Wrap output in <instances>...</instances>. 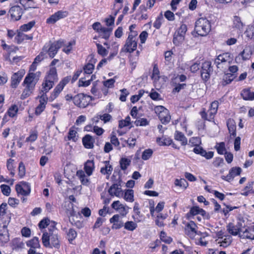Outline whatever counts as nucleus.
Segmentation results:
<instances>
[{"label":"nucleus","instance_id":"1","mask_svg":"<svg viewBox=\"0 0 254 254\" xmlns=\"http://www.w3.org/2000/svg\"><path fill=\"white\" fill-rule=\"evenodd\" d=\"M42 241L43 245L46 247L59 246V240L57 230L55 227L48 228V231L43 232Z\"/></svg>","mask_w":254,"mask_h":254},{"label":"nucleus","instance_id":"2","mask_svg":"<svg viewBox=\"0 0 254 254\" xmlns=\"http://www.w3.org/2000/svg\"><path fill=\"white\" fill-rule=\"evenodd\" d=\"M195 30L199 35L201 36L207 35L211 30L209 21L203 17L199 18L195 22Z\"/></svg>","mask_w":254,"mask_h":254},{"label":"nucleus","instance_id":"3","mask_svg":"<svg viewBox=\"0 0 254 254\" xmlns=\"http://www.w3.org/2000/svg\"><path fill=\"white\" fill-rule=\"evenodd\" d=\"M137 35L136 32H131V33L129 34L126 43L122 49V52L131 53L136 49Z\"/></svg>","mask_w":254,"mask_h":254},{"label":"nucleus","instance_id":"4","mask_svg":"<svg viewBox=\"0 0 254 254\" xmlns=\"http://www.w3.org/2000/svg\"><path fill=\"white\" fill-rule=\"evenodd\" d=\"M63 44V41L58 40L53 43L46 44L42 49H45L46 55L48 54L51 58H53Z\"/></svg>","mask_w":254,"mask_h":254},{"label":"nucleus","instance_id":"5","mask_svg":"<svg viewBox=\"0 0 254 254\" xmlns=\"http://www.w3.org/2000/svg\"><path fill=\"white\" fill-rule=\"evenodd\" d=\"M41 75L40 71L34 72H29L25 77L22 83L23 86H26L32 89H34L35 85L39 79Z\"/></svg>","mask_w":254,"mask_h":254},{"label":"nucleus","instance_id":"6","mask_svg":"<svg viewBox=\"0 0 254 254\" xmlns=\"http://www.w3.org/2000/svg\"><path fill=\"white\" fill-rule=\"evenodd\" d=\"M187 31V26L185 24H182L176 31L173 40V43L176 46H180L184 42Z\"/></svg>","mask_w":254,"mask_h":254},{"label":"nucleus","instance_id":"7","mask_svg":"<svg viewBox=\"0 0 254 254\" xmlns=\"http://www.w3.org/2000/svg\"><path fill=\"white\" fill-rule=\"evenodd\" d=\"M218 105L219 103L217 101L212 102L207 113L205 112V109H203V110L200 112L202 118L209 121L213 120L214 116L217 112Z\"/></svg>","mask_w":254,"mask_h":254},{"label":"nucleus","instance_id":"8","mask_svg":"<svg viewBox=\"0 0 254 254\" xmlns=\"http://www.w3.org/2000/svg\"><path fill=\"white\" fill-rule=\"evenodd\" d=\"M154 111L163 124L169 123L171 120L169 111L163 106H157L154 108Z\"/></svg>","mask_w":254,"mask_h":254},{"label":"nucleus","instance_id":"9","mask_svg":"<svg viewBox=\"0 0 254 254\" xmlns=\"http://www.w3.org/2000/svg\"><path fill=\"white\" fill-rule=\"evenodd\" d=\"M91 97L84 94H78L73 98L75 105L80 108L86 107L91 101Z\"/></svg>","mask_w":254,"mask_h":254},{"label":"nucleus","instance_id":"10","mask_svg":"<svg viewBox=\"0 0 254 254\" xmlns=\"http://www.w3.org/2000/svg\"><path fill=\"white\" fill-rule=\"evenodd\" d=\"M213 70L211 62L205 61L202 63L200 74L201 77L204 82H206L209 79Z\"/></svg>","mask_w":254,"mask_h":254},{"label":"nucleus","instance_id":"11","mask_svg":"<svg viewBox=\"0 0 254 254\" xmlns=\"http://www.w3.org/2000/svg\"><path fill=\"white\" fill-rule=\"evenodd\" d=\"M15 190L18 195L23 196L28 195L31 192V188L29 184L25 182H21L16 185Z\"/></svg>","mask_w":254,"mask_h":254},{"label":"nucleus","instance_id":"12","mask_svg":"<svg viewBox=\"0 0 254 254\" xmlns=\"http://www.w3.org/2000/svg\"><path fill=\"white\" fill-rule=\"evenodd\" d=\"M243 223L242 222L239 221L236 224L233 223H229L226 226L227 231L228 233L233 236H237L240 234L241 232H242Z\"/></svg>","mask_w":254,"mask_h":254},{"label":"nucleus","instance_id":"13","mask_svg":"<svg viewBox=\"0 0 254 254\" xmlns=\"http://www.w3.org/2000/svg\"><path fill=\"white\" fill-rule=\"evenodd\" d=\"M25 74V71L23 69H21L17 72L14 73L11 77V87L13 88H16Z\"/></svg>","mask_w":254,"mask_h":254},{"label":"nucleus","instance_id":"14","mask_svg":"<svg viewBox=\"0 0 254 254\" xmlns=\"http://www.w3.org/2000/svg\"><path fill=\"white\" fill-rule=\"evenodd\" d=\"M197 226L192 221H190L186 226L185 233L190 238H193L196 235H199L200 231H197Z\"/></svg>","mask_w":254,"mask_h":254},{"label":"nucleus","instance_id":"15","mask_svg":"<svg viewBox=\"0 0 254 254\" xmlns=\"http://www.w3.org/2000/svg\"><path fill=\"white\" fill-rule=\"evenodd\" d=\"M112 207L118 211L122 216H125L127 214L129 209V207L122 204L119 200L114 201Z\"/></svg>","mask_w":254,"mask_h":254},{"label":"nucleus","instance_id":"16","mask_svg":"<svg viewBox=\"0 0 254 254\" xmlns=\"http://www.w3.org/2000/svg\"><path fill=\"white\" fill-rule=\"evenodd\" d=\"M9 219L8 218L7 222H5L2 225H0V241L2 243H6L9 240L7 226L9 222Z\"/></svg>","mask_w":254,"mask_h":254},{"label":"nucleus","instance_id":"17","mask_svg":"<svg viewBox=\"0 0 254 254\" xmlns=\"http://www.w3.org/2000/svg\"><path fill=\"white\" fill-rule=\"evenodd\" d=\"M9 13L11 18L14 21H17L21 18L23 12L20 6L15 5L10 8Z\"/></svg>","mask_w":254,"mask_h":254},{"label":"nucleus","instance_id":"18","mask_svg":"<svg viewBox=\"0 0 254 254\" xmlns=\"http://www.w3.org/2000/svg\"><path fill=\"white\" fill-rule=\"evenodd\" d=\"M242 172V169L240 167H233L229 171V174L227 176H222L221 178L222 180L230 182L234 178L237 176L240 175Z\"/></svg>","mask_w":254,"mask_h":254},{"label":"nucleus","instance_id":"19","mask_svg":"<svg viewBox=\"0 0 254 254\" xmlns=\"http://www.w3.org/2000/svg\"><path fill=\"white\" fill-rule=\"evenodd\" d=\"M110 222L112 224V229H119L124 226V222L119 214H115L111 217L110 219Z\"/></svg>","mask_w":254,"mask_h":254},{"label":"nucleus","instance_id":"20","mask_svg":"<svg viewBox=\"0 0 254 254\" xmlns=\"http://www.w3.org/2000/svg\"><path fill=\"white\" fill-rule=\"evenodd\" d=\"M45 79L47 81L49 80L50 82H52L53 84H55L58 80V77L57 72V69L55 67H51L49 71L47 72L46 76L45 77Z\"/></svg>","mask_w":254,"mask_h":254},{"label":"nucleus","instance_id":"21","mask_svg":"<svg viewBox=\"0 0 254 254\" xmlns=\"http://www.w3.org/2000/svg\"><path fill=\"white\" fill-rule=\"evenodd\" d=\"M76 176L79 179L82 185L86 186L89 185L90 183L89 176H88L86 174H85L84 171L82 170H78L76 172Z\"/></svg>","mask_w":254,"mask_h":254},{"label":"nucleus","instance_id":"22","mask_svg":"<svg viewBox=\"0 0 254 254\" xmlns=\"http://www.w3.org/2000/svg\"><path fill=\"white\" fill-rule=\"evenodd\" d=\"M18 111V108L16 105H12L7 110L5 116L3 118V122H7V115L10 118H14L16 116Z\"/></svg>","mask_w":254,"mask_h":254},{"label":"nucleus","instance_id":"23","mask_svg":"<svg viewBox=\"0 0 254 254\" xmlns=\"http://www.w3.org/2000/svg\"><path fill=\"white\" fill-rule=\"evenodd\" d=\"M94 169L95 164L93 160H88L84 163V170L88 176L92 175Z\"/></svg>","mask_w":254,"mask_h":254},{"label":"nucleus","instance_id":"24","mask_svg":"<svg viewBox=\"0 0 254 254\" xmlns=\"http://www.w3.org/2000/svg\"><path fill=\"white\" fill-rule=\"evenodd\" d=\"M94 139L89 134L84 136L82 138V143L86 148L90 149L94 147Z\"/></svg>","mask_w":254,"mask_h":254},{"label":"nucleus","instance_id":"25","mask_svg":"<svg viewBox=\"0 0 254 254\" xmlns=\"http://www.w3.org/2000/svg\"><path fill=\"white\" fill-rule=\"evenodd\" d=\"M206 212L202 208H200L198 206L192 207L189 212L187 213V215L188 218H190L191 216H193L197 214H200L202 216H204Z\"/></svg>","mask_w":254,"mask_h":254},{"label":"nucleus","instance_id":"26","mask_svg":"<svg viewBox=\"0 0 254 254\" xmlns=\"http://www.w3.org/2000/svg\"><path fill=\"white\" fill-rule=\"evenodd\" d=\"M227 126L230 135L235 137L236 136V126L234 120L232 119H229L227 121Z\"/></svg>","mask_w":254,"mask_h":254},{"label":"nucleus","instance_id":"27","mask_svg":"<svg viewBox=\"0 0 254 254\" xmlns=\"http://www.w3.org/2000/svg\"><path fill=\"white\" fill-rule=\"evenodd\" d=\"M26 243V246L30 248L29 250H34V249L39 248L40 247L39 239L36 237H34L32 239L27 241Z\"/></svg>","mask_w":254,"mask_h":254},{"label":"nucleus","instance_id":"28","mask_svg":"<svg viewBox=\"0 0 254 254\" xmlns=\"http://www.w3.org/2000/svg\"><path fill=\"white\" fill-rule=\"evenodd\" d=\"M230 60V54L229 53H223L219 55L214 61V64L218 67L221 63L226 62Z\"/></svg>","mask_w":254,"mask_h":254},{"label":"nucleus","instance_id":"29","mask_svg":"<svg viewBox=\"0 0 254 254\" xmlns=\"http://www.w3.org/2000/svg\"><path fill=\"white\" fill-rule=\"evenodd\" d=\"M241 95L245 100H254V92H251L250 89H244L242 90Z\"/></svg>","mask_w":254,"mask_h":254},{"label":"nucleus","instance_id":"30","mask_svg":"<svg viewBox=\"0 0 254 254\" xmlns=\"http://www.w3.org/2000/svg\"><path fill=\"white\" fill-rule=\"evenodd\" d=\"M156 142L160 146H169L172 143L173 141L170 137L163 136L162 137H157Z\"/></svg>","mask_w":254,"mask_h":254},{"label":"nucleus","instance_id":"31","mask_svg":"<svg viewBox=\"0 0 254 254\" xmlns=\"http://www.w3.org/2000/svg\"><path fill=\"white\" fill-rule=\"evenodd\" d=\"M220 246L224 248H226L229 246L232 242V237L229 236H225L224 239L221 240L217 239L216 241Z\"/></svg>","mask_w":254,"mask_h":254},{"label":"nucleus","instance_id":"32","mask_svg":"<svg viewBox=\"0 0 254 254\" xmlns=\"http://www.w3.org/2000/svg\"><path fill=\"white\" fill-rule=\"evenodd\" d=\"M174 137L176 140L180 141L182 145H186L187 144V139L182 132L176 131Z\"/></svg>","mask_w":254,"mask_h":254},{"label":"nucleus","instance_id":"33","mask_svg":"<svg viewBox=\"0 0 254 254\" xmlns=\"http://www.w3.org/2000/svg\"><path fill=\"white\" fill-rule=\"evenodd\" d=\"M63 89L64 88L58 84L55 88L50 96L49 97V100L50 101H53L56 98H57L62 91L63 90Z\"/></svg>","mask_w":254,"mask_h":254},{"label":"nucleus","instance_id":"34","mask_svg":"<svg viewBox=\"0 0 254 254\" xmlns=\"http://www.w3.org/2000/svg\"><path fill=\"white\" fill-rule=\"evenodd\" d=\"M233 26L234 28H236L237 29L241 31L244 27V24L242 22L240 17L235 16L233 18Z\"/></svg>","mask_w":254,"mask_h":254},{"label":"nucleus","instance_id":"35","mask_svg":"<svg viewBox=\"0 0 254 254\" xmlns=\"http://www.w3.org/2000/svg\"><path fill=\"white\" fill-rule=\"evenodd\" d=\"M239 237L242 239L254 240V235L250 232L248 228H245L244 231L242 230V232H241L240 234H239Z\"/></svg>","mask_w":254,"mask_h":254},{"label":"nucleus","instance_id":"36","mask_svg":"<svg viewBox=\"0 0 254 254\" xmlns=\"http://www.w3.org/2000/svg\"><path fill=\"white\" fill-rule=\"evenodd\" d=\"M33 37L22 33H18L15 37V40L18 44L21 43L25 40H32Z\"/></svg>","mask_w":254,"mask_h":254},{"label":"nucleus","instance_id":"37","mask_svg":"<svg viewBox=\"0 0 254 254\" xmlns=\"http://www.w3.org/2000/svg\"><path fill=\"white\" fill-rule=\"evenodd\" d=\"M112 28H107L103 27V28L101 29V31L99 33L100 36L105 39H108L112 31Z\"/></svg>","mask_w":254,"mask_h":254},{"label":"nucleus","instance_id":"38","mask_svg":"<svg viewBox=\"0 0 254 254\" xmlns=\"http://www.w3.org/2000/svg\"><path fill=\"white\" fill-rule=\"evenodd\" d=\"M109 193L111 196H119L121 191V188L117 184L113 185L109 190Z\"/></svg>","mask_w":254,"mask_h":254},{"label":"nucleus","instance_id":"39","mask_svg":"<svg viewBox=\"0 0 254 254\" xmlns=\"http://www.w3.org/2000/svg\"><path fill=\"white\" fill-rule=\"evenodd\" d=\"M54 84L52 82L47 81L44 79V80L42 84V91L43 93H47L54 86Z\"/></svg>","mask_w":254,"mask_h":254},{"label":"nucleus","instance_id":"40","mask_svg":"<svg viewBox=\"0 0 254 254\" xmlns=\"http://www.w3.org/2000/svg\"><path fill=\"white\" fill-rule=\"evenodd\" d=\"M133 212L134 215H133V218L136 222H140L141 219L140 217L141 216L140 211H139V204L137 202H135L133 207Z\"/></svg>","mask_w":254,"mask_h":254},{"label":"nucleus","instance_id":"41","mask_svg":"<svg viewBox=\"0 0 254 254\" xmlns=\"http://www.w3.org/2000/svg\"><path fill=\"white\" fill-rule=\"evenodd\" d=\"M113 171L112 166L110 164L109 162H105V166L101 168L100 172L102 174L110 175L111 174Z\"/></svg>","mask_w":254,"mask_h":254},{"label":"nucleus","instance_id":"42","mask_svg":"<svg viewBox=\"0 0 254 254\" xmlns=\"http://www.w3.org/2000/svg\"><path fill=\"white\" fill-rule=\"evenodd\" d=\"M124 199L128 202H132L134 201V192L132 190H127L124 194Z\"/></svg>","mask_w":254,"mask_h":254},{"label":"nucleus","instance_id":"43","mask_svg":"<svg viewBox=\"0 0 254 254\" xmlns=\"http://www.w3.org/2000/svg\"><path fill=\"white\" fill-rule=\"evenodd\" d=\"M67 238L70 243H72V242L77 237V232L76 231L70 228L68 230V231L66 232Z\"/></svg>","mask_w":254,"mask_h":254},{"label":"nucleus","instance_id":"44","mask_svg":"<svg viewBox=\"0 0 254 254\" xmlns=\"http://www.w3.org/2000/svg\"><path fill=\"white\" fill-rule=\"evenodd\" d=\"M174 184L176 186H178L184 189H186L189 186L188 182L185 179H176L175 180Z\"/></svg>","mask_w":254,"mask_h":254},{"label":"nucleus","instance_id":"45","mask_svg":"<svg viewBox=\"0 0 254 254\" xmlns=\"http://www.w3.org/2000/svg\"><path fill=\"white\" fill-rule=\"evenodd\" d=\"M151 77L155 83H156L157 81L160 79V72L156 64L154 65Z\"/></svg>","mask_w":254,"mask_h":254},{"label":"nucleus","instance_id":"46","mask_svg":"<svg viewBox=\"0 0 254 254\" xmlns=\"http://www.w3.org/2000/svg\"><path fill=\"white\" fill-rule=\"evenodd\" d=\"M124 226L125 229L128 231H133L137 228V225L133 221H128L125 223Z\"/></svg>","mask_w":254,"mask_h":254},{"label":"nucleus","instance_id":"47","mask_svg":"<svg viewBox=\"0 0 254 254\" xmlns=\"http://www.w3.org/2000/svg\"><path fill=\"white\" fill-rule=\"evenodd\" d=\"M14 160L9 159L7 160L6 167L8 171H10V174L11 177H13L15 175V167L13 166Z\"/></svg>","mask_w":254,"mask_h":254},{"label":"nucleus","instance_id":"48","mask_svg":"<svg viewBox=\"0 0 254 254\" xmlns=\"http://www.w3.org/2000/svg\"><path fill=\"white\" fill-rule=\"evenodd\" d=\"M131 160L127 158H122L120 161V164L122 170H125L127 167L130 165Z\"/></svg>","mask_w":254,"mask_h":254},{"label":"nucleus","instance_id":"49","mask_svg":"<svg viewBox=\"0 0 254 254\" xmlns=\"http://www.w3.org/2000/svg\"><path fill=\"white\" fill-rule=\"evenodd\" d=\"M199 235L200 236V237L198 240V241L196 243L197 244L202 246H206L208 243L207 241L205 240V238L208 236L207 234L206 233H202L200 232Z\"/></svg>","mask_w":254,"mask_h":254},{"label":"nucleus","instance_id":"50","mask_svg":"<svg viewBox=\"0 0 254 254\" xmlns=\"http://www.w3.org/2000/svg\"><path fill=\"white\" fill-rule=\"evenodd\" d=\"M24 88L22 91V93L21 95V99H25V98L29 97L33 91L34 89H32L30 88H29L26 86H24Z\"/></svg>","mask_w":254,"mask_h":254},{"label":"nucleus","instance_id":"51","mask_svg":"<svg viewBox=\"0 0 254 254\" xmlns=\"http://www.w3.org/2000/svg\"><path fill=\"white\" fill-rule=\"evenodd\" d=\"M130 125V118L127 116L125 120H122L119 121V127L122 128L123 127H128Z\"/></svg>","mask_w":254,"mask_h":254},{"label":"nucleus","instance_id":"52","mask_svg":"<svg viewBox=\"0 0 254 254\" xmlns=\"http://www.w3.org/2000/svg\"><path fill=\"white\" fill-rule=\"evenodd\" d=\"M153 151L151 149H146L144 150L142 154L141 158L143 160H148L153 154Z\"/></svg>","mask_w":254,"mask_h":254},{"label":"nucleus","instance_id":"53","mask_svg":"<svg viewBox=\"0 0 254 254\" xmlns=\"http://www.w3.org/2000/svg\"><path fill=\"white\" fill-rule=\"evenodd\" d=\"M45 52L46 51L45 49H42L41 52L37 56H36L34 61L38 64H39L47 57V55L46 54Z\"/></svg>","mask_w":254,"mask_h":254},{"label":"nucleus","instance_id":"54","mask_svg":"<svg viewBox=\"0 0 254 254\" xmlns=\"http://www.w3.org/2000/svg\"><path fill=\"white\" fill-rule=\"evenodd\" d=\"M60 19H61V18H60L59 14L56 12L49 17L47 19L46 22L49 24H54Z\"/></svg>","mask_w":254,"mask_h":254},{"label":"nucleus","instance_id":"55","mask_svg":"<svg viewBox=\"0 0 254 254\" xmlns=\"http://www.w3.org/2000/svg\"><path fill=\"white\" fill-rule=\"evenodd\" d=\"M67 207L69 208L66 210V213L68 217L74 216L75 215V211L73 209V204L69 202L67 204Z\"/></svg>","mask_w":254,"mask_h":254},{"label":"nucleus","instance_id":"56","mask_svg":"<svg viewBox=\"0 0 254 254\" xmlns=\"http://www.w3.org/2000/svg\"><path fill=\"white\" fill-rule=\"evenodd\" d=\"M215 148L219 154H223L226 151L225 144L223 142L218 143L215 146Z\"/></svg>","mask_w":254,"mask_h":254},{"label":"nucleus","instance_id":"57","mask_svg":"<svg viewBox=\"0 0 254 254\" xmlns=\"http://www.w3.org/2000/svg\"><path fill=\"white\" fill-rule=\"evenodd\" d=\"M94 69V65L91 63H88L84 65L83 71L85 74H90Z\"/></svg>","mask_w":254,"mask_h":254},{"label":"nucleus","instance_id":"58","mask_svg":"<svg viewBox=\"0 0 254 254\" xmlns=\"http://www.w3.org/2000/svg\"><path fill=\"white\" fill-rule=\"evenodd\" d=\"M77 133L74 129L70 128L68 133V140H71L75 142L77 140Z\"/></svg>","mask_w":254,"mask_h":254},{"label":"nucleus","instance_id":"59","mask_svg":"<svg viewBox=\"0 0 254 254\" xmlns=\"http://www.w3.org/2000/svg\"><path fill=\"white\" fill-rule=\"evenodd\" d=\"M35 23V22L34 21H32L27 24L22 25L20 27V30L24 32L28 31L34 26Z\"/></svg>","mask_w":254,"mask_h":254},{"label":"nucleus","instance_id":"60","mask_svg":"<svg viewBox=\"0 0 254 254\" xmlns=\"http://www.w3.org/2000/svg\"><path fill=\"white\" fill-rule=\"evenodd\" d=\"M234 76L232 73H227L225 74L223 78V80L224 81V83H223V84L224 85H225L226 84H228L234 79Z\"/></svg>","mask_w":254,"mask_h":254},{"label":"nucleus","instance_id":"61","mask_svg":"<svg viewBox=\"0 0 254 254\" xmlns=\"http://www.w3.org/2000/svg\"><path fill=\"white\" fill-rule=\"evenodd\" d=\"M160 237L161 241L166 243L170 244L172 242V239L170 237H168L164 231L161 232Z\"/></svg>","mask_w":254,"mask_h":254},{"label":"nucleus","instance_id":"62","mask_svg":"<svg viewBox=\"0 0 254 254\" xmlns=\"http://www.w3.org/2000/svg\"><path fill=\"white\" fill-rule=\"evenodd\" d=\"M37 131L36 130L32 131L30 132V135L26 138V141L27 142H34L37 139Z\"/></svg>","mask_w":254,"mask_h":254},{"label":"nucleus","instance_id":"63","mask_svg":"<svg viewBox=\"0 0 254 254\" xmlns=\"http://www.w3.org/2000/svg\"><path fill=\"white\" fill-rule=\"evenodd\" d=\"M1 192L2 193L6 196H8L11 191L10 187L6 185H1L0 186Z\"/></svg>","mask_w":254,"mask_h":254},{"label":"nucleus","instance_id":"64","mask_svg":"<svg viewBox=\"0 0 254 254\" xmlns=\"http://www.w3.org/2000/svg\"><path fill=\"white\" fill-rule=\"evenodd\" d=\"M149 96L153 100H160L161 99L160 95L153 89L151 90Z\"/></svg>","mask_w":254,"mask_h":254}]
</instances>
